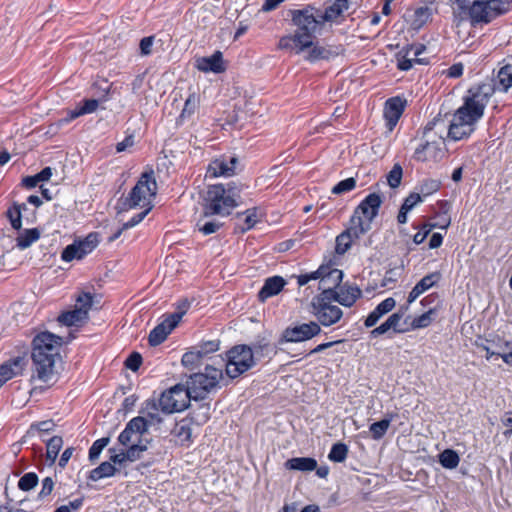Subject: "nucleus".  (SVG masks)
Listing matches in <instances>:
<instances>
[{"mask_svg": "<svg viewBox=\"0 0 512 512\" xmlns=\"http://www.w3.org/2000/svg\"><path fill=\"white\" fill-rule=\"evenodd\" d=\"M63 338L48 331L38 333L32 342V362L37 378L45 383L55 379L61 363Z\"/></svg>", "mask_w": 512, "mask_h": 512, "instance_id": "obj_1", "label": "nucleus"}, {"mask_svg": "<svg viewBox=\"0 0 512 512\" xmlns=\"http://www.w3.org/2000/svg\"><path fill=\"white\" fill-rule=\"evenodd\" d=\"M241 186L235 182L217 184L208 188L205 198V216L229 215L241 203Z\"/></svg>", "mask_w": 512, "mask_h": 512, "instance_id": "obj_2", "label": "nucleus"}, {"mask_svg": "<svg viewBox=\"0 0 512 512\" xmlns=\"http://www.w3.org/2000/svg\"><path fill=\"white\" fill-rule=\"evenodd\" d=\"M291 22L296 27L297 39H303L310 47L313 39L322 33L324 24L320 16V8L306 4L302 8L290 10Z\"/></svg>", "mask_w": 512, "mask_h": 512, "instance_id": "obj_3", "label": "nucleus"}, {"mask_svg": "<svg viewBox=\"0 0 512 512\" xmlns=\"http://www.w3.org/2000/svg\"><path fill=\"white\" fill-rule=\"evenodd\" d=\"M457 5L467 10L471 25L477 26L487 24L506 13L509 3L506 0H474L471 5H466V0H457Z\"/></svg>", "mask_w": 512, "mask_h": 512, "instance_id": "obj_4", "label": "nucleus"}, {"mask_svg": "<svg viewBox=\"0 0 512 512\" xmlns=\"http://www.w3.org/2000/svg\"><path fill=\"white\" fill-rule=\"evenodd\" d=\"M267 348V345H257L252 349L248 345H236L227 352L226 374L231 379L237 378L247 372L256 364L259 350Z\"/></svg>", "mask_w": 512, "mask_h": 512, "instance_id": "obj_5", "label": "nucleus"}, {"mask_svg": "<svg viewBox=\"0 0 512 512\" xmlns=\"http://www.w3.org/2000/svg\"><path fill=\"white\" fill-rule=\"evenodd\" d=\"M222 377L221 369L206 365L203 372L191 374L184 385L193 400H204L218 386Z\"/></svg>", "mask_w": 512, "mask_h": 512, "instance_id": "obj_6", "label": "nucleus"}, {"mask_svg": "<svg viewBox=\"0 0 512 512\" xmlns=\"http://www.w3.org/2000/svg\"><path fill=\"white\" fill-rule=\"evenodd\" d=\"M495 92L492 83H482L469 89V96L465 98L464 104L460 107L472 114L473 119H481L484 109Z\"/></svg>", "mask_w": 512, "mask_h": 512, "instance_id": "obj_7", "label": "nucleus"}, {"mask_svg": "<svg viewBox=\"0 0 512 512\" xmlns=\"http://www.w3.org/2000/svg\"><path fill=\"white\" fill-rule=\"evenodd\" d=\"M156 191L157 184L153 178V172H145L125 199L124 206L132 209L137 206L144 207L150 205L151 198L156 195Z\"/></svg>", "mask_w": 512, "mask_h": 512, "instance_id": "obj_8", "label": "nucleus"}, {"mask_svg": "<svg viewBox=\"0 0 512 512\" xmlns=\"http://www.w3.org/2000/svg\"><path fill=\"white\" fill-rule=\"evenodd\" d=\"M191 400L193 399L188 388L184 384H176L161 394L159 407L166 414L181 412L188 408Z\"/></svg>", "mask_w": 512, "mask_h": 512, "instance_id": "obj_9", "label": "nucleus"}, {"mask_svg": "<svg viewBox=\"0 0 512 512\" xmlns=\"http://www.w3.org/2000/svg\"><path fill=\"white\" fill-rule=\"evenodd\" d=\"M329 299H331L330 296H325L322 292L311 302V313L317 319V323L325 327L337 323L343 316L342 310L337 305L329 303Z\"/></svg>", "mask_w": 512, "mask_h": 512, "instance_id": "obj_10", "label": "nucleus"}, {"mask_svg": "<svg viewBox=\"0 0 512 512\" xmlns=\"http://www.w3.org/2000/svg\"><path fill=\"white\" fill-rule=\"evenodd\" d=\"M479 119H473L472 114L458 108L449 125L448 138L459 141L469 137L475 130V124Z\"/></svg>", "mask_w": 512, "mask_h": 512, "instance_id": "obj_11", "label": "nucleus"}, {"mask_svg": "<svg viewBox=\"0 0 512 512\" xmlns=\"http://www.w3.org/2000/svg\"><path fill=\"white\" fill-rule=\"evenodd\" d=\"M321 333V327L317 322L310 321L295 326L287 327L282 334L280 343L283 342H304L312 339Z\"/></svg>", "mask_w": 512, "mask_h": 512, "instance_id": "obj_12", "label": "nucleus"}, {"mask_svg": "<svg viewBox=\"0 0 512 512\" xmlns=\"http://www.w3.org/2000/svg\"><path fill=\"white\" fill-rule=\"evenodd\" d=\"M343 278V272L339 269H330L328 267L320 266L318 270L310 274H302L298 276L299 286L306 285L310 280L320 279V285L323 290L326 284L332 283L334 287L339 286Z\"/></svg>", "mask_w": 512, "mask_h": 512, "instance_id": "obj_13", "label": "nucleus"}, {"mask_svg": "<svg viewBox=\"0 0 512 512\" xmlns=\"http://www.w3.org/2000/svg\"><path fill=\"white\" fill-rule=\"evenodd\" d=\"M148 422L142 416L132 418L118 436V442L122 446L143 442L141 436L147 432Z\"/></svg>", "mask_w": 512, "mask_h": 512, "instance_id": "obj_14", "label": "nucleus"}, {"mask_svg": "<svg viewBox=\"0 0 512 512\" xmlns=\"http://www.w3.org/2000/svg\"><path fill=\"white\" fill-rule=\"evenodd\" d=\"M125 447L127 448L126 450L122 449L118 452L116 449H109V452L111 453V462L123 469L126 467L127 462H135L139 460L142 457L143 452L148 448L147 443L144 442L134 443Z\"/></svg>", "mask_w": 512, "mask_h": 512, "instance_id": "obj_15", "label": "nucleus"}, {"mask_svg": "<svg viewBox=\"0 0 512 512\" xmlns=\"http://www.w3.org/2000/svg\"><path fill=\"white\" fill-rule=\"evenodd\" d=\"M331 285H333L331 282L326 284L323 295H329L330 298L346 307L353 306L362 295V291L356 285H344L340 287L339 291L333 290Z\"/></svg>", "mask_w": 512, "mask_h": 512, "instance_id": "obj_16", "label": "nucleus"}, {"mask_svg": "<svg viewBox=\"0 0 512 512\" xmlns=\"http://www.w3.org/2000/svg\"><path fill=\"white\" fill-rule=\"evenodd\" d=\"M239 159L235 156H221L210 162L207 173L210 177H231L236 174Z\"/></svg>", "mask_w": 512, "mask_h": 512, "instance_id": "obj_17", "label": "nucleus"}, {"mask_svg": "<svg viewBox=\"0 0 512 512\" xmlns=\"http://www.w3.org/2000/svg\"><path fill=\"white\" fill-rule=\"evenodd\" d=\"M180 322V315L169 314L156 327H154L148 337L151 346H157L164 342L167 336L174 330Z\"/></svg>", "mask_w": 512, "mask_h": 512, "instance_id": "obj_18", "label": "nucleus"}, {"mask_svg": "<svg viewBox=\"0 0 512 512\" xmlns=\"http://www.w3.org/2000/svg\"><path fill=\"white\" fill-rule=\"evenodd\" d=\"M381 204V196L377 193H370L356 207L353 216H361L364 222H369V225L371 226L372 221L379 213Z\"/></svg>", "mask_w": 512, "mask_h": 512, "instance_id": "obj_19", "label": "nucleus"}, {"mask_svg": "<svg viewBox=\"0 0 512 512\" xmlns=\"http://www.w3.org/2000/svg\"><path fill=\"white\" fill-rule=\"evenodd\" d=\"M349 7V0H334L331 4L326 5L324 9L320 8V16L324 26L327 23H341Z\"/></svg>", "mask_w": 512, "mask_h": 512, "instance_id": "obj_20", "label": "nucleus"}, {"mask_svg": "<svg viewBox=\"0 0 512 512\" xmlns=\"http://www.w3.org/2000/svg\"><path fill=\"white\" fill-rule=\"evenodd\" d=\"M406 101L400 97L389 98L384 107L383 116L386 121L388 131H392L397 125L401 115L403 114Z\"/></svg>", "mask_w": 512, "mask_h": 512, "instance_id": "obj_21", "label": "nucleus"}, {"mask_svg": "<svg viewBox=\"0 0 512 512\" xmlns=\"http://www.w3.org/2000/svg\"><path fill=\"white\" fill-rule=\"evenodd\" d=\"M196 68L204 73H222L226 70L223 55L220 51L214 52L211 56L196 59Z\"/></svg>", "mask_w": 512, "mask_h": 512, "instance_id": "obj_22", "label": "nucleus"}, {"mask_svg": "<svg viewBox=\"0 0 512 512\" xmlns=\"http://www.w3.org/2000/svg\"><path fill=\"white\" fill-rule=\"evenodd\" d=\"M286 281L281 276L269 277L258 293V299L265 302L268 298L277 295L285 286Z\"/></svg>", "mask_w": 512, "mask_h": 512, "instance_id": "obj_23", "label": "nucleus"}, {"mask_svg": "<svg viewBox=\"0 0 512 512\" xmlns=\"http://www.w3.org/2000/svg\"><path fill=\"white\" fill-rule=\"evenodd\" d=\"M99 101L96 99H86L83 101V104L78 109L72 110L68 113L67 117L60 119L56 125L61 127L63 125L68 124L72 120L76 119L79 116L90 114L96 111L98 108Z\"/></svg>", "mask_w": 512, "mask_h": 512, "instance_id": "obj_24", "label": "nucleus"}, {"mask_svg": "<svg viewBox=\"0 0 512 512\" xmlns=\"http://www.w3.org/2000/svg\"><path fill=\"white\" fill-rule=\"evenodd\" d=\"M305 52L306 55L304 56V59L311 63L317 62L319 60H329L338 55V52L332 50L331 48L314 43L308 47Z\"/></svg>", "mask_w": 512, "mask_h": 512, "instance_id": "obj_25", "label": "nucleus"}, {"mask_svg": "<svg viewBox=\"0 0 512 512\" xmlns=\"http://www.w3.org/2000/svg\"><path fill=\"white\" fill-rule=\"evenodd\" d=\"M22 362L23 360L20 357H17L0 365V387H2L8 380L21 374L23 369Z\"/></svg>", "mask_w": 512, "mask_h": 512, "instance_id": "obj_26", "label": "nucleus"}, {"mask_svg": "<svg viewBox=\"0 0 512 512\" xmlns=\"http://www.w3.org/2000/svg\"><path fill=\"white\" fill-rule=\"evenodd\" d=\"M123 468L115 465L111 460L102 462L98 467L90 471L89 479L91 481H98L103 478L112 477L117 472H121Z\"/></svg>", "mask_w": 512, "mask_h": 512, "instance_id": "obj_27", "label": "nucleus"}, {"mask_svg": "<svg viewBox=\"0 0 512 512\" xmlns=\"http://www.w3.org/2000/svg\"><path fill=\"white\" fill-rule=\"evenodd\" d=\"M88 318L87 311L85 309H75L71 311L63 312L58 316V321L65 326H76L84 322Z\"/></svg>", "mask_w": 512, "mask_h": 512, "instance_id": "obj_28", "label": "nucleus"}, {"mask_svg": "<svg viewBox=\"0 0 512 512\" xmlns=\"http://www.w3.org/2000/svg\"><path fill=\"white\" fill-rule=\"evenodd\" d=\"M278 47L284 50L294 51L295 54H301L306 51L309 47L306 42L301 39V42L297 39V33L294 32L292 35H286L280 38Z\"/></svg>", "mask_w": 512, "mask_h": 512, "instance_id": "obj_29", "label": "nucleus"}, {"mask_svg": "<svg viewBox=\"0 0 512 512\" xmlns=\"http://www.w3.org/2000/svg\"><path fill=\"white\" fill-rule=\"evenodd\" d=\"M350 222L351 225L344 232L348 233L353 241L359 239L371 229L369 222H364L363 218L359 215H352Z\"/></svg>", "mask_w": 512, "mask_h": 512, "instance_id": "obj_30", "label": "nucleus"}, {"mask_svg": "<svg viewBox=\"0 0 512 512\" xmlns=\"http://www.w3.org/2000/svg\"><path fill=\"white\" fill-rule=\"evenodd\" d=\"M285 465L290 470L313 471L317 467V461L310 457H296L289 459Z\"/></svg>", "mask_w": 512, "mask_h": 512, "instance_id": "obj_31", "label": "nucleus"}, {"mask_svg": "<svg viewBox=\"0 0 512 512\" xmlns=\"http://www.w3.org/2000/svg\"><path fill=\"white\" fill-rule=\"evenodd\" d=\"M209 216H205L203 209V216L197 220L196 229L204 236L216 233L222 226V223L217 220H208Z\"/></svg>", "mask_w": 512, "mask_h": 512, "instance_id": "obj_32", "label": "nucleus"}, {"mask_svg": "<svg viewBox=\"0 0 512 512\" xmlns=\"http://www.w3.org/2000/svg\"><path fill=\"white\" fill-rule=\"evenodd\" d=\"M40 238V231L37 228L26 229L16 238L17 247L24 250L30 247Z\"/></svg>", "mask_w": 512, "mask_h": 512, "instance_id": "obj_33", "label": "nucleus"}, {"mask_svg": "<svg viewBox=\"0 0 512 512\" xmlns=\"http://www.w3.org/2000/svg\"><path fill=\"white\" fill-rule=\"evenodd\" d=\"M26 209L25 204L14 203L6 212L13 229L20 230L22 227V210Z\"/></svg>", "mask_w": 512, "mask_h": 512, "instance_id": "obj_34", "label": "nucleus"}, {"mask_svg": "<svg viewBox=\"0 0 512 512\" xmlns=\"http://www.w3.org/2000/svg\"><path fill=\"white\" fill-rule=\"evenodd\" d=\"M439 179L426 178L423 179L417 186L418 193L423 197L430 196L437 192L441 187Z\"/></svg>", "mask_w": 512, "mask_h": 512, "instance_id": "obj_35", "label": "nucleus"}, {"mask_svg": "<svg viewBox=\"0 0 512 512\" xmlns=\"http://www.w3.org/2000/svg\"><path fill=\"white\" fill-rule=\"evenodd\" d=\"M459 462V455L452 449H445L439 454V463L446 469H455Z\"/></svg>", "mask_w": 512, "mask_h": 512, "instance_id": "obj_36", "label": "nucleus"}, {"mask_svg": "<svg viewBox=\"0 0 512 512\" xmlns=\"http://www.w3.org/2000/svg\"><path fill=\"white\" fill-rule=\"evenodd\" d=\"M159 403L157 404L155 400H147L145 402V413L146 417H144L148 422V427L155 423L162 422V418L159 415Z\"/></svg>", "mask_w": 512, "mask_h": 512, "instance_id": "obj_37", "label": "nucleus"}, {"mask_svg": "<svg viewBox=\"0 0 512 512\" xmlns=\"http://www.w3.org/2000/svg\"><path fill=\"white\" fill-rule=\"evenodd\" d=\"M432 16V9L428 6H421L415 9L413 15V26L415 28H421L425 25Z\"/></svg>", "mask_w": 512, "mask_h": 512, "instance_id": "obj_38", "label": "nucleus"}, {"mask_svg": "<svg viewBox=\"0 0 512 512\" xmlns=\"http://www.w3.org/2000/svg\"><path fill=\"white\" fill-rule=\"evenodd\" d=\"M497 80L504 92L512 87V65H505L500 68L497 74Z\"/></svg>", "mask_w": 512, "mask_h": 512, "instance_id": "obj_39", "label": "nucleus"}, {"mask_svg": "<svg viewBox=\"0 0 512 512\" xmlns=\"http://www.w3.org/2000/svg\"><path fill=\"white\" fill-rule=\"evenodd\" d=\"M348 454V447L344 443H335L328 455L329 460L337 463L343 462Z\"/></svg>", "mask_w": 512, "mask_h": 512, "instance_id": "obj_40", "label": "nucleus"}, {"mask_svg": "<svg viewBox=\"0 0 512 512\" xmlns=\"http://www.w3.org/2000/svg\"><path fill=\"white\" fill-rule=\"evenodd\" d=\"M391 419H382L370 425L369 430L374 440L381 439L387 432Z\"/></svg>", "mask_w": 512, "mask_h": 512, "instance_id": "obj_41", "label": "nucleus"}, {"mask_svg": "<svg viewBox=\"0 0 512 512\" xmlns=\"http://www.w3.org/2000/svg\"><path fill=\"white\" fill-rule=\"evenodd\" d=\"M62 444V438L59 436H54L47 442L46 456L48 460L52 462L56 460Z\"/></svg>", "mask_w": 512, "mask_h": 512, "instance_id": "obj_42", "label": "nucleus"}, {"mask_svg": "<svg viewBox=\"0 0 512 512\" xmlns=\"http://www.w3.org/2000/svg\"><path fill=\"white\" fill-rule=\"evenodd\" d=\"M81 246L78 242H74L73 244L68 245L62 252L61 258L63 261L70 262L74 259H82L85 257L82 255L80 250Z\"/></svg>", "mask_w": 512, "mask_h": 512, "instance_id": "obj_43", "label": "nucleus"}, {"mask_svg": "<svg viewBox=\"0 0 512 512\" xmlns=\"http://www.w3.org/2000/svg\"><path fill=\"white\" fill-rule=\"evenodd\" d=\"M38 476L34 472L25 473L18 481V488L22 491H30L38 484Z\"/></svg>", "mask_w": 512, "mask_h": 512, "instance_id": "obj_44", "label": "nucleus"}, {"mask_svg": "<svg viewBox=\"0 0 512 512\" xmlns=\"http://www.w3.org/2000/svg\"><path fill=\"white\" fill-rule=\"evenodd\" d=\"M353 240L344 231L336 237L335 251L339 255L345 254L351 247Z\"/></svg>", "mask_w": 512, "mask_h": 512, "instance_id": "obj_45", "label": "nucleus"}, {"mask_svg": "<svg viewBox=\"0 0 512 512\" xmlns=\"http://www.w3.org/2000/svg\"><path fill=\"white\" fill-rule=\"evenodd\" d=\"M199 104V97L195 93H191L185 101L181 118H187L194 114Z\"/></svg>", "mask_w": 512, "mask_h": 512, "instance_id": "obj_46", "label": "nucleus"}, {"mask_svg": "<svg viewBox=\"0 0 512 512\" xmlns=\"http://www.w3.org/2000/svg\"><path fill=\"white\" fill-rule=\"evenodd\" d=\"M434 313V309H430L422 315L415 317L411 322V329L415 330L428 327L432 322V315Z\"/></svg>", "mask_w": 512, "mask_h": 512, "instance_id": "obj_47", "label": "nucleus"}, {"mask_svg": "<svg viewBox=\"0 0 512 512\" xmlns=\"http://www.w3.org/2000/svg\"><path fill=\"white\" fill-rule=\"evenodd\" d=\"M81 246L82 255L86 256L91 253L98 245V237L95 233H90L84 240L78 242Z\"/></svg>", "mask_w": 512, "mask_h": 512, "instance_id": "obj_48", "label": "nucleus"}, {"mask_svg": "<svg viewBox=\"0 0 512 512\" xmlns=\"http://www.w3.org/2000/svg\"><path fill=\"white\" fill-rule=\"evenodd\" d=\"M441 279L440 272H432L426 276H424L418 283L417 286L423 291H427L434 285H436Z\"/></svg>", "mask_w": 512, "mask_h": 512, "instance_id": "obj_49", "label": "nucleus"}, {"mask_svg": "<svg viewBox=\"0 0 512 512\" xmlns=\"http://www.w3.org/2000/svg\"><path fill=\"white\" fill-rule=\"evenodd\" d=\"M403 169L400 164L396 163L387 175V181L391 188H397L402 180Z\"/></svg>", "mask_w": 512, "mask_h": 512, "instance_id": "obj_50", "label": "nucleus"}, {"mask_svg": "<svg viewBox=\"0 0 512 512\" xmlns=\"http://www.w3.org/2000/svg\"><path fill=\"white\" fill-rule=\"evenodd\" d=\"M356 187V180L353 177H349L338 182L333 188L332 193L336 195H341L346 192L352 191Z\"/></svg>", "mask_w": 512, "mask_h": 512, "instance_id": "obj_51", "label": "nucleus"}, {"mask_svg": "<svg viewBox=\"0 0 512 512\" xmlns=\"http://www.w3.org/2000/svg\"><path fill=\"white\" fill-rule=\"evenodd\" d=\"M181 363L184 367H186L189 370H194L202 364L201 360L199 359L197 354L193 352V350H190L183 354Z\"/></svg>", "mask_w": 512, "mask_h": 512, "instance_id": "obj_52", "label": "nucleus"}, {"mask_svg": "<svg viewBox=\"0 0 512 512\" xmlns=\"http://www.w3.org/2000/svg\"><path fill=\"white\" fill-rule=\"evenodd\" d=\"M108 443H109V438L103 437V438L97 439L89 449V460L95 461L96 459H98L102 450L108 445Z\"/></svg>", "mask_w": 512, "mask_h": 512, "instance_id": "obj_53", "label": "nucleus"}, {"mask_svg": "<svg viewBox=\"0 0 512 512\" xmlns=\"http://www.w3.org/2000/svg\"><path fill=\"white\" fill-rule=\"evenodd\" d=\"M244 225L241 227L242 231L252 229L259 221V215L256 208L248 209L245 213Z\"/></svg>", "mask_w": 512, "mask_h": 512, "instance_id": "obj_54", "label": "nucleus"}, {"mask_svg": "<svg viewBox=\"0 0 512 512\" xmlns=\"http://www.w3.org/2000/svg\"><path fill=\"white\" fill-rule=\"evenodd\" d=\"M54 480L51 477H46L42 480L41 490L38 493L37 499L44 500L48 497L54 489Z\"/></svg>", "mask_w": 512, "mask_h": 512, "instance_id": "obj_55", "label": "nucleus"}, {"mask_svg": "<svg viewBox=\"0 0 512 512\" xmlns=\"http://www.w3.org/2000/svg\"><path fill=\"white\" fill-rule=\"evenodd\" d=\"M492 341L486 340L485 343L477 344L479 348L486 352V359L490 360L493 356L500 357L501 354V344H497L496 348H493V345H490Z\"/></svg>", "mask_w": 512, "mask_h": 512, "instance_id": "obj_56", "label": "nucleus"}, {"mask_svg": "<svg viewBox=\"0 0 512 512\" xmlns=\"http://www.w3.org/2000/svg\"><path fill=\"white\" fill-rule=\"evenodd\" d=\"M423 201L422 196L417 192L410 193L405 199L401 207L403 210L411 211L418 203Z\"/></svg>", "mask_w": 512, "mask_h": 512, "instance_id": "obj_57", "label": "nucleus"}, {"mask_svg": "<svg viewBox=\"0 0 512 512\" xmlns=\"http://www.w3.org/2000/svg\"><path fill=\"white\" fill-rule=\"evenodd\" d=\"M142 364V356L138 352H133L125 361V366L133 372H136Z\"/></svg>", "mask_w": 512, "mask_h": 512, "instance_id": "obj_58", "label": "nucleus"}, {"mask_svg": "<svg viewBox=\"0 0 512 512\" xmlns=\"http://www.w3.org/2000/svg\"><path fill=\"white\" fill-rule=\"evenodd\" d=\"M432 149H434V145L432 143L426 142L425 144H422L416 148L414 158L418 161H426L428 159L427 153Z\"/></svg>", "mask_w": 512, "mask_h": 512, "instance_id": "obj_59", "label": "nucleus"}, {"mask_svg": "<svg viewBox=\"0 0 512 512\" xmlns=\"http://www.w3.org/2000/svg\"><path fill=\"white\" fill-rule=\"evenodd\" d=\"M151 210V206L146 208L144 211L136 214L133 216L129 221L123 224V229H130L136 225H138L140 222L143 221V219L147 216L149 211Z\"/></svg>", "mask_w": 512, "mask_h": 512, "instance_id": "obj_60", "label": "nucleus"}, {"mask_svg": "<svg viewBox=\"0 0 512 512\" xmlns=\"http://www.w3.org/2000/svg\"><path fill=\"white\" fill-rule=\"evenodd\" d=\"M154 38V36H148L140 40L139 48L142 56H148L151 54Z\"/></svg>", "mask_w": 512, "mask_h": 512, "instance_id": "obj_61", "label": "nucleus"}, {"mask_svg": "<svg viewBox=\"0 0 512 512\" xmlns=\"http://www.w3.org/2000/svg\"><path fill=\"white\" fill-rule=\"evenodd\" d=\"M401 319H402V314L399 312L393 313L392 315H390L387 318L386 321L392 328L393 333H404L406 331L405 329L399 328V323H400Z\"/></svg>", "mask_w": 512, "mask_h": 512, "instance_id": "obj_62", "label": "nucleus"}, {"mask_svg": "<svg viewBox=\"0 0 512 512\" xmlns=\"http://www.w3.org/2000/svg\"><path fill=\"white\" fill-rule=\"evenodd\" d=\"M383 316V312H381L377 307H375L374 310L371 311L369 315L366 317L364 322L365 327L370 328L375 326Z\"/></svg>", "mask_w": 512, "mask_h": 512, "instance_id": "obj_63", "label": "nucleus"}, {"mask_svg": "<svg viewBox=\"0 0 512 512\" xmlns=\"http://www.w3.org/2000/svg\"><path fill=\"white\" fill-rule=\"evenodd\" d=\"M500 357L506 364L512 365V343L505 341L501 344Z\"/></svg>", "mask_w": 512, "mask_h": 512, "instance_id": "obj_64", "label": "nucleus"}]
</instances>
